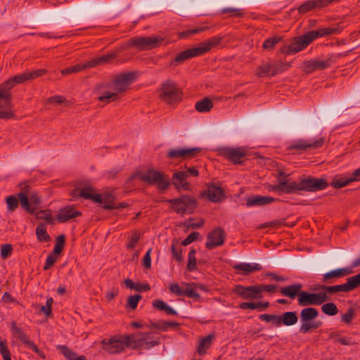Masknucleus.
I'll use <instances>...</instances> for the list:
<instances>
[{
	"mask_svg": "<svg viewBox=\"0 0 360 360\" xmlns=\"http://www.w3.org/2000/svg\"><path fill=\"white\" fill-rule=\"evenodd\" d=\"M140 179L148 184H155L160 191L166 190L170 184L164 173L155 169H148L142 172Z\"/></svg>",
	"mask_w": 360,
	"mask_h": 360,
	"instance_id": "1a4fd4ad",
	"label": "nucleus"
},
{
	"mask_svg": "<svg viewBox=\"0 0 360 360\" xmlns=\"http://www.w3.org/2000/svg\"><path fill=\"white\" fill-rule=\"evenodd\" d=\"M332 1L333 0H309L301 5L298 11L300 13H305L314 8L324 6Z\"/></svg>",
	"mask_w": 360,
	"mask_h": 360,
	"instance_id": "bb28decb",
	"label": "nucleus"
},
{
	"mask_svg": "<svg viewBox=\"0 0 360 360\" xmlns=\"http://www.w3.org/2000/svg\"><path fill=\"white\" fill-rule=\"evenodd\" d=\"M125 286L128 288L135 290L139 292L148 291L150 290V286L147 283H134L132 280L127 278L124 281Z\"/></svg>",
	"mask_w": 360,
	"mask_h": 360,
	"instance_id": "4c0bfd02",
	"label": "nucleus"
},
{
	"mask_svg": "<svg viewBox=\"0 0 360 360\" xmlns=\"http://www.w3.org/2000/svg\"><path fill=\"white\" fill-rule=\"evenodd\" d=\"M259 319L262 321H264L266 322L274 321L278 326L281 325V316H280L264 314L260 315Z\"/></svg>",
	"mask_w": 360,
	"mask_h": 360,
	"instance_id": "864d4df0",
	"label": "nucleus"
},
{
	"mask_svg": "<svg viewBox=\"0 0 360 360\" xmlns=\"http://www.w3.org/2000/svg\"><path fill=\"white\" fill-rule=\"evenodd\" d=\"M324 139L319 137V139L313 140L300 139L295 141L291 146L288 147L289 150H307V149H316L321 147L324 143Z\"/></svg>",
	"mask_w": 360,
	"mask_h": 360,
	"instance_id": "aec40b11",
	"label": "nucleus"
},
{
	"mask_svg": "<svg viewBox=\"0 0 360 360\" xmlns=\"http://www.w3.org/2000/svg\"><path fill=\"white\" fill-rule=\"evenodd\" d=\"M328 186L327 181L323 178L307 177L301 180V189L305 191H317L325 189Z\"/></svg>",
	"mask_w": 360,
	"mask_h": 360,
	"instance_id": "a211bd4d",
	"label": "nucleus"
},
{
	"mask_svg": "<svg viewBox=\"0 0 360 360\" xmlns=\"http://www.w3.org/2000/svg\"><path fill=\"white\" fill-rule=\"evenodd\" d=\"M205 195L212 202H217L224 198V190L219 185L210 184L207 186Z\"/></svg>",
	"mask_w": 360,
	"mask_h": 360,
	"instance_id": "b1692460",
	"label": "nucleus"
},
{
	"mask_svg": "<svg viewBox=\"0 0 360 360\" xmlns=\"http://www.w3.org/2000/svg\"><path fill=\"white\" fill-rule=\"evenodd\" d=\"M0 353L4 360H11L10 351L5 342L0 341Z\"/></svg>",
	"mask_w": 360,
	"mask_h": 360,
	"instance_id": "4d7b16f0",
	"label": "nucleus"
},
{
	"mask_svg": "<svg viewBox=\"0 0 360 360\" xmlns=\"http://www.w3.org/2000/svg\"><path fill=\"white\" fill-rule=\"evenodd\" d=\"M166 202L170 203L171 207L179 214H191L194 211L197 205L196 200L189 195L167 200Z\"/></svg>",
	"mask_w": 360,
	"mask_h": 360,
	"instance_id": "9d476101",
	"label": "nucleus"
},
{
	"mask_svg": "<svg viewBox=\"0 0 360 360\" xmlns=\"http://www.w3.org/2000/svg\"><path fill=\"white\" fill-rule=\"evenodd\" d=\"M21 207L27 212L34 214L41 203L37 193L32 191L27 182L20 184V191L18 194Z\"/></svg>",
	"mask_w": 360,
	"mask_h": 360,
	"instance_id": "f03ea898",
	"label": "nucleus"
},
{
	"mask_svg": "<svg viewBox=\"0 0 360 360\" xmlns=\"http://www.w3.org/2000/svg\"><path fill=\"white\" fill-rule=\"evenodd\" d=\"M67 100L65 97L62 96H53L48 98L46 101V103L53 104V105H60L63 103H66Z\"/></svg>",
	"mask_w": 360,
	"mask_h": 360,
	"instance_id": "13d9d810",
	"label": "nucleus"
},
{
	"mask_svg": "<svg viewBox=\"0 0 360 360\" xmlns=\"http://www.w3.org/2000/svg\"><path fill=\"white\" fill-rule=\"evenodd\" d=\"M318 315L319 311L315 308L308 307L303 309L300 315V322L302 323L300 328V333L305 334L319 328L321 322L314 321Z\"/></svg>",
	"mask_w": 360,
	"mask_h": 360,
	"instance_id": "423d86ee",
	"label": "nucleus"
},
{
	"mask_svg": "<svg viewBox=\"0 0 360 360\" xmlns=\"http://www.w3.org/2000/svg\"><path fill=\"white\" fill-rule=\"evenodd\" d=\"M6 201L9 212L14 211L18 206V200L14 195L8 196Z\"/></svg>",
	"mask_w": 360,
	"mask_h": 360,
	"instance_id": "603ef678",
	"label": "nucleus"
},
{
	"mask_svg": "<svg viewBox=\"0 0 360 360\" xmlns=\"http://www.w3.org/2000/svg\"><path fill=\"white\" fill-rule=\"evenodd\" d=\"M181 95V89L174 81L170 79L163 82L159 89V96L161 100L170 105L179 101Z\"/></svg>",
	"mask_w": 360,
	"mask_h": 360,
	"instance_id": "6e6552de",
	"label": "nucleus"
},
{
	"mask_svg": "<svg viewBox=\"0 0 360 360\" xmlns=\"http://www.w3.org/2000/svg\"><path fill=\"white\" fill-rule=\"evenodd\" d=\"M213 107L212 101L208 98H205L195 103V109L198 112H205L210 111Z\"/></svg>",
	"mask_w": 360,
	"mask_h": 360,
	"instance_id": "79ce46f5",
	"label": "nucleus"
},
{
	"mask_svg": "<svg viewBox=\"0 0 360 360\" xmlns=\"http://www.w3.org/2000/svg\"><path fill=\"white\" fill-rule=\"evenodd\" d=\"M142 297L140 295H135L129 296L127 299V306L131 309L136 308L138 302L141 300Z\"/></svg>",
	"mask_w": 360,
	"mask_h": 360,
	"instance_id": "5fc2aeb1",
	"label": "nucleus"
},
{
	"mask_svg": "<svg viewBox=\"0 0 360 360\" xmlns=\"http://www.w3.org/2000/svg\"><path fill=\"white\" fill-rule=\"evenodd\" d=\"M322 311L329 316H334L338 314V309L334 303L330 302L322 305Z\"/></svg>",
	"mask_w": 360,
	"mask_h": 360,
	"instance_id": "49530a36",
	"label": "nucleus"
},
{
	"mask_svg": "<svg viewBox=\"0 0 360 360\" xmlns=\"http://www.w3.org/2000/svg\"><path fill=\"white\" fill-rule=\"evenodd\" d=\"M116 58V54L110 53L105 56L98 57L97 58L92 59L84 64H77L75 66L64 69L61 70L63 75H69L72 73L79 72L86 68L95 67L98 65H103L108 63L111 60Z\"/></svg>",
	"mask_w": 360,
	"mask_h": 360,
	"instance_id": "9b49d317",
	"label": "nucleus"
},
{
	"mask_svg": "<svg viewBox=\"0 0 360 360\" xmlns=\"http://www.w3.org/2000/svg\"><path fill=\"white\" fill-rule=\"evenodd\" d=\"M11 331L13 336L25 344L26 346L31 341L30 337L23 331L22 328L18 326L15 322H12Z\"/></svg>",
	"mask_w": 360,
	"mask_h": 360,
	"instance_id": "c756f323",
	"label": "nucleus"
},
{
	"mask_svg": "<svg viewBox=\"0 0 360 360\" xmlns=\"http://www.w3.org/2000/svg\"><path fill=\"white\" fill-rule=\"evenodd\" d=\"M65 245V236L63 235H60L56 238V243L55 245L53 252L55 254H60L64 247Z\"/></svg>",
	"mask_w": 360,
	"mask_h": 360,
	"instance_id": "6e6d98bb",
	"label": "nucleus"
},
{
	"mask_svg": "<svg viewBox=\"0 0 360 360\" xmlns=\"http://www.w3.org/2000/svg\"><path fill=\"white\" fill-rule=\"evenodd\" d=\"M328 300L327 294L325 292L317 293H309L307 292H300L297 299L298 304L300 306L320 305Z\"/></svg>",
	"mask_w": 360,
	"mask_h": 360,
	"instance_id": "4468645a",
	"label": "nucleus"
},
{
	"mask_svg": "<svg viewBox=\"0 0 360 360\" xmlns=\"http://www.w3.org/2000/svg\"><path fill=\"white\" fill-rule=\"evenodd\" d=\"M233 291L245 300H257L262 297V295L259 294L257 285L246 287L237 285L234 287Z\"/></svg>",
	"mask_w": 360,
	"mask_h": 360,
	"instance_id": "f3484780",
	"label": "nucleus"
},
{
	"mask_svg": "<svg viewBox=\"0 0 360 360\" xmlns=\"http://www.w3.org/2000/svg\"><path fill=\"white\" fill-rule=\"evenodd\" d=\"M181 285L183 288V296H187L195 300H200V295L195 291V283L182 282Z\"/></svg>",
	"mask_w": 360,
	"mask_h": 360,
	"instance_id": "473e14b6",
	"label": "nucleus"
},
{
	"mask_svg": "<svg viewBox=\"0 0 360 360\" xmlns=\"http://www.w3.org/2000/svg\"><path fill=\"white\" fill-rule=\"evenodd\" d=\"M314 40V34L311 32L299 37H295L291 43L282 49V51L286 54H294L305 49Z\"/></svg>",
	"mask_w": 360,
	"mask_h": 360,
	"instance_id": "f8f14e48",
	"label": "nucleus"
},
{
	"mask_svg": "<svg viewBox=\"0 0 360 360\" xmlns=\"http://www.w3.org/2000/svg\"><path fill=\"white\" fill-rule=\"evenodd\" d=\"M219 153L233 163L239 164L242 162L241 159L247 155L248 150L243 147H228L219 149Z\"/></svg>",
	"mask_w": 360,
	"mask_h": 360,
	"instance_id": "2eb2a0df",
	"label": "nucleus"
},
{
	"mask_svg": "<svg viewBox=\"0 0 360 360\" xmlns=\"http://www.w3.org/2000/svg\"><path fill=\"white\" fill-rule=\"evenodd\" d=\"M281 316V325L283 323L285 326H292L297 321V316L294 311L285 312Z\"/></svg>",
	"mask_w": 360,
	"mask_h": 360,
	"instance_id": "ea45409f",
	"label": "nucleus"
},
{
	"mask_svg": "<svg viewBox=\"0 0 360 360\" xmlns=\"http://www.w3.org/2000/svg\"><path fill=\"white\" fill-rule=\"evenodd\" d=\"M276 200L272 197L252 195L247 199L246 204L248 206H260L270 204Z\"/></svg>",
	"mask_w": 360,
	"mask_h": 360,
	"instance_id": "c85d7f7f",
	"label": "nucleus"
},
{
	"mask_svg": "<svg viewBox=\"0 0 360 360\" xmlns=\"http://www.w3.org/2000/svg\"><path fill=\"white\" fill-rule=\"evenodd\" d=\"M81 215L82 213L80 212L75 210L73 207L68 206L59 210L57 219L59 222L64 223Z\"/></svg>",
	"mask_w": 360,
	"mask_h": 360,
	"instance_id": "a878e982",
	"label": "nucleus"
},
{
	"mask_svg": "<svg viewBox=\"0 0 360 360\" xmlns=\"http://www.w3.org/2000/svg\"><path fill=\"white\" fill-rule=\"evenodd\" d=\"M100 201H96L95 202L103 204V207L105 210H114L116 207V203L115 202V196L111 190L105 191L102 193H99Z\"/></svg>",
	"mask_w": 360,
	"mask_h": 360,
	"instance_id": "393cba45",
	"label": "nucleus"
},
{
	"mask_svg": "<svg viewBox=\"0 0 360 360\" xmlns=\"http://www.w3.org/2000/svg\"><path fill=\"white\" fill-rule=\"evenodd\" d=\"M281 39L282 38L278 36L270 37L264 41L262 46L266 50H271L274 48L276 44L281 40Z\"/></svg>",
	"mask_w": 360,
	"mask_h": 360,
	"instance_id": "de8ad7c7",
	"label": "nucleus"
},
{
	"mask_svg": "<svg viewBox=\"0 0 360 360\" xmlns=\"http://www.w3.org/2000/svg\"><path fill=\"white\" fill-rule=\"evenodd\" d=\"M224 231L220 229L213 230L207 236V240L206 243V248L208 249H213L224 243Z\"/></svg>",
	"mask_w": 360,
	"mask_h": 360,
	"instance_id": "412c9836",
	"label": "nucleus"
},
{
	"mask_svg": "<svg viewBox=\"0 0 360 360\" xmlns=\"http://www.w3.org/2000/svg\"><path fill=\"white\" fill-rule=\"evenodd\" d=\"M221 41V37H214L205 41L200 43L197 47L188 49L180 53L176 58V62H182L188 58L205 54L212 48L217 46Z\"/></svg>",
	"mask_w": 360,
	"mask_h": 360,
	"instance_id": "7ed1b4c3",
	"label": "nucleus"
},
{
	"mask_svg": "<svg viewBox=\"0 0 360 360\" xmlns=\"http://www.w3.org/2000/svg\"><path fill=\"white\" fill-rule=\"evenodd\" d=\"M140 236L141 234L138 231H132L131 236L128 238V243L127 245V248L128 249H133L135 248L138 241L139 240Z\"/></svg>",
	"mask_w": 360,
	"mask_h": 360,
	"instance_id": "09e8293b",
	"label": "nucleus"
},
{
	"mask_svg": "<svg viewBox=\"0 0 360 360\" xmlns=\"http://www.w3.org/2000/svg\"><path fill=\"white\" fill-rule=\"evenodd\" d=\"M57 348L68 360H72L76 356V354L72 350L70 349L67 346L58 345Z\"/></svg>",
	"mask_w": 360,
	"mask_h": 360,
	"instance_id": "3c124183",
	"label": "nucleus"
},
{
	"mask_svg": "<svg viewBox=\"0 0 360 360\" xmlns=\"http://www.w3.org/2000/svg\"><path fill=\"white\" fill-rule=\"evenodd\" d=\"M201 148H178L171 149L167 153V157L171 159H186L195 157L197 154L200 153Z\"/></svg>",
	"mask_w": 360,
	"mask_h": 360,
	"instance_id": "6ab92c4d",
	"label": "nucleus"
},
{
	"mask_svg": "<svg viewBox=\"0 0 360 360\" xmlns=\"http://www.w3.org/2000/svg\"><path fill=\"white\" fill-rule=\"evenodd\" d=\"M352 273V267L341 268L333 270L323 275V281L332 279L333 278H341L348 276Z\"/></svg>",
	"mask_w": 360,
	"mask_h": 360,
	"instance_id": "7c9ffc66",
	"label": "nucleus"
},
{
	"mask_svg": "<svg viewBox=\"0 0 360 360\" xmlns=\"http://www.w3.org/2000/svg\"><path fill=\"white\" fill-rule=\"evenodd\" d=\"M53 302V299L49 297L46 300V305L41 307V311L45 314L47 316L51 314Z\"/></svg>",
	"mask_w": 360,
	"mask_h": 360,
	"instance_id": "680f3d73",
	"label": "nucleus"
},
{
	"mask_svg": "<svg viewBox=\"0 0 360 360\" xmlns=\"http://www.w3.org/2000/svg\"><path fill=\"white\" fill-rule=\"evenodd\" d=\"M11 94L0 84V118L11 119L13 117Z\"/></svg>",
	"mask_w": 360,
	"mask_h": 360,
	"instance_id": "ddd939ff",
	"label": "nucleus"
},
{
	"mask_svg": "<svg viewBox=\"0 0 360 360\" xmlns=\"http://www.w3.org/2000/svg\"><path fill=\"white\" fill-rule=\"evenodd\" d=\"M27 347L33 350L41 359H46V356L44 352L39 349L33 341L31 340L29 344L27 345Z\"/></svg>",
	"mask_w": 360,
	"mask_h": 360,
	"instance_id": "338daca9",
	"label": "nucleus"
},
{
	"mask_svg": "<svg viewBox=\"0 0 360 360\" xmlns=\"http://www.w3.org/2000/svg\"><path fill=\"white\" fill-rule=\"evenodd\" d=\"M233 268L238 271L243 272L245 274H248L262 269V266L259 264L256 263H240L234 265Z\"/></svg>",
	"mask_w": 360,
	"mask_h": 360,
	"instance_id": "72a5a7b5",
	"label": "nucleus"
},
{
	"mask_svg": "<svg viewBox=\"0 0 360 360\" xmlns=\"http://www.w3.org/2000/svg\"><path fill=\"white\" fill-rule=\"evenodd\" d=\"M302 288V285L300 283L288 285L281 289L282 295L289 297L290 298H295L297 295L299 297V293Z\"/></svg>",
	"mask_w": 360,
	"mask_h": 360,
	"instance_id": "2f4dec72",
	"label": "nucleus"
},
{
	"mask_svg": "<svg viewBox=\"0 0 360 360\" xmlns=\"http://www.w3.org/2000/svg\"><path fill=\"white\" fill-rule=\"evenodd\" d=\"M213 339L214 335L212 334L200 339L197 349L198 353L200 355L205 354L207 349L210 347Z\"/></svg>",
	"mask_w": 360,
	"mask_h": 360,
	"instance_id": "e433bc0d",
	"label": "nucleus"
},
{
	"mask_svg": "<svg viewBox=\"0 0 360 360\" xmlns=\"http://www.w3.org/2000/svg\"><path fill=\"white\" fill-rule=\"evenodd\" d=\"M302 70L305 72L309 73L316 70L315 60L306 61L302 64Z\"/></svg>",
	"mask_w": 360,
	"mask_h": 360,
	"instance_id": "69168bd1",
	"label": "nucleus"
},
{
	"mask_svg": "<svg viewBox=\"0 0 360 360\" xmlns=\"http://www.w3.org/2000/svg\"><path fill=\"white\" fill-rule=\"evenodd\" d=\"M311 34H314V39L318 37H323L334 34H338L340 32L339 27H328L321 28L317 30L310 31Z\"/></svg>",
	"mask_w": 360,
	"mask_h": 360,
	"instance_id": "c9c22d12",
	"label": "nucleus"
},
{
	"mask_svg": "<svg viewBox=\"0 0 360 360\" xmlns=\"http://www.w3.org/2000/svg\"><path fill=\"white\" fill-rule=\"evenodd\" d=\"M164 41L161 36L136 37L131 38L126 44V48L135 47L139 51H146L160 46Z\"/></svg>",
	"mask_w": 360,
	"mask_h": 360,
	"instance_id": "0eeeda50",
	"label": "nucleus"
},
{
	"mask_svg": "<svg viewBox=\"0 0 360 360\" xmlns=\"http://www.w3.org/2000/svg\"><path fill=\"white\" fill-rule=\"evenodd\" d=\"M28 80H30V79L27 72H24L8 79L6 82H3L1 85L3 86V88L9 91V90L16 84L24 83Z\"/></svg>",
	"mask_w": 360,
	"mask_h": 360,
	"instance_id": "cd10ccee",
	"label": "nucleus"
},
{
	"mask_svg": "<svg viewBox=\"0 0 360 360\" xmlns=\"http://www.w3.org/2000/svg\"><path fill=\"white\" fill-rule=\"evenodd\" d=\"M36 217L39 219H44L46 220L49 224H53V218L52 217V214L51 213V211L49 210H39L36 211L34 212Z\"/></svg>",
	"mask_w": 360,
	"mask_h": 360,
	"instance_id": "a18cd8bd",
	"label": "nucleus"
},
{
	"mask_svg": "<svg viewBox=\"0 0 360 360\" xmlns=\"http://www.w3.org/2000/svg\"><path fill=\"white\" fill-rule=\"evenodd\" d=\"M131 348L133 349H149L160 344V337L153 333H137L129 335Z\"/></svg>",
	"mask_w": 360,
	"mask_h": 360,
	"instance_id": "20e7f679",
	"label": "nucleus"
},
{
	"mask_svg": "<svg viewBox=\"0 0 360 360\" xmlns=\"http://www.w3.org/2000/svg\"><path fill=\"white\" fill-rule=\"evenodd\" d=\"M255 75L259 77L274 76L275 71L271 68V63H263L257 68Z\"/></svg>",
	"mask_w": 360,
	"mask_h": 360,
	"instance_id": "f704fd0d",
	"label": "nucleus"
},
{
	"mask_svg": "<svg viewBox=\"0 0 360 360\" xmlns=\"http://www.w3.org/2000/svg\"><path fill=\"white\" fill-rule=\"evenodd\" d=\"M72 198L82 197L85 199H89L94 202L100 201L99 193L96 192V190L92 186H86L81 190L75 189L72 193Z\"/></svg>",
	"mask_w": 360,
	"mask_h": 360,
	"instance_id": "4be33fe9",
	"label": "nucleus"
},
{
	"mask_svg": "<svg viewBox=\"0 0 360 360\" xmlns=\"http://www.w3.org/2000/svg\"><path fill=\"white\" fill-rule=\"evenodd\" d=\"M169 290L176 296H183V288L181 284L179 285L177 283H172L169 285Z\"/></svg>",
	"mask_w": 360,
	"mask_h": 360,
	"instance_id": "bf43d9fd",
	"label": "nucleus"
},
{
	"mask_svg": "<svg viewBox=\"0 0 360 360\" xmlns=\"http://www.w3.org/2000/svg\"><path fill=\"white\" fill-rule=\"evenodd\" d=\"M360 285V276L359 274L347 278V282L344 284L333 285V286H323L322 289L326 290L330 293L337 292H349L356 288Z\"/></svg>",
	"mask_w": 360,
	"mask_h": 360,
	"instance_id": "dca6fc26",
	"label": "nucleus"
},
{
	"mask_svg": "<svg viewBox=\"0 0 360 360\" xmlns=\"http://www.w3.org/2000/svg\"><path fill=\"white\" fill-rule=\"evenodd\" d=\"M355 316V311L352 308H349L342 316V321L346 323H350Z\"/></svg>",
	"mask_w": 360,
	"mask_h": 360,
	"instance_id": "0e129e2a",
	"label": "nucleus"
},
{
	"mask_svg": "<svg viewBox=\"0 0 360 360\" xmlns=\"http://www.w3.org/2000/svg\"><path fill=\"white\" fill-rule=\"evenodd\" d=\"M188 174L184 170L175 172L172 176V183L178 191L190 190V184L186 181Z\"/></svg>",
	"mask_w": 360,
	"mask_h": 360,
	"instance_id": "5701e85b",
	"label": "nucleus"
},
{
	"mask_svg": "<svg viewBox=\"0 0 360 360\" xmlns=\"http://www.w3.org/2000/svg\"><path fill=\"white\" fill-rule=\"evenodd\" d=\"M354 181L352 176H335L333 181L331 182V185L333 187L335 188H342L347 185H348L349 183Z\"/></svg>",
	"mask_w": 360,
	"mask_h": 360,
	"instance_id": "a19ab883",
	"label": "nucleus"
},
{
	"mask_svg": "<svg viewBox=\"0 0 360 360\" xmlns=\"http://www.w3.org/2000/svg\"><path fill=\"white\" fill-rule=\"evenodd\" d=\"M269 303L266 302H243L239 305V307L242 309H266L269 307Z\"/></svg>",
	"mask_w": 360,
	"mask_h": 360,
	"instance_id": "37998d69",
	"label": "nucleus"
},
{
	"mask_svg": "<svg viewBox=\"0 0 360 360\" xmlns=\"http://www.w3.org/2000/svg\"><path fill=\"white\" fill-rule=\"evenodd\" d=\"M199 236V233L198 232H192L190 233L186 239H184L181 244L184 246L189 245L192 242L197 240L198 237Z\"/></svg>",
	"mask_w": 360,
	"mask_h": 360,
	"instance_id": "774afa93",
	"label": "nucleus"
},
{
	"mask_svg": "<svg viewBox=\"0 0 360 360\" xmlns=\"http://www.w3.org/2000/svg\"><path fill=\"white\" fill-rule=\"evenodd\" d=\"M176 243H173L172 244V252L173 257L179 262H181L183 260L182 257V250L181 249H177L176 248Z\"/></svg>",
	"mask_w": 360,
	"mask_h": 360,
	"instance_id": "e2e57ef3",
	"label": "nucleus"
},
{
	"mask_svg": "<svg viewBox=\"0 0 360 360\" xmlns=\"http://www.w3.org/2000/svg\"><path fill=\"white\" fill-rule=\"evenodd\" d=\"M36 236L38 240L40 242H49L51 240V237L48 234L46 225L43 223L39 224L36 229Z\"/></svg>",
	"mask_w": 360,
	"mask_h": 360,
	"instance_id": "58836bf2",
	"label": "nucleus"
},
{
	"mask_svg": "<svg viewBox=\"0 0 360 360\" xmlns=\"http://www.w3.org/2000/svg\"><path fill=\"white\" fill-rule=\"evenodd\" d=\"M195 253L194 249H192L188 253L187 269L190 271L195 270L196 268Z\"/></svg>",
	"mask_w": 360,
	"mask_h": 360,
	"instance_id": "8fccbe9b",
	"label": "nucleus"
},
{
	"mask_svg": "<svg viewBox=\"0 0 360 360\" xmlns=\"http://www.w3.org/2000/svg\"><path fill=\"white\" fill-rule=\"evenodd\" d=\"M131 339L129 335H115L109 339H104L101 341L103 349L108 353L117 354L125 349L126 347L131 348Z\"/></svg>",
	"mask_w": 360,
	"mask_h": 360,
	"instance_id": "39448f33",
	"label": "nucleus"
},
{
	"mask_svg": "<svg viewBox=\"0 0 360 360\" xmlns=\"http://www.w3.org/2000/svg\"><path fill=\"white\" fill-rule=\"evenodd\" d=\"M301 188V180L299 182L289 181L286 183L285 186L282 188V192L285 193H292L302 191Z\"/></svg>",
	"mask_w": 360,
	"mask_h": 360,
	"instance_id": "c03bdc74",
	"label": "nucleus"
},
{
	"mask_svg": "<svg viewBox=\"0 0 360 360\" xmlns=\"http://www.w3.org/2000/svg\"><path fill=\"white\" fill-rule=\"evenodd\" d=\"M134 81L133 73L114 75L110 79L97 83L94 94L98 102L105 105L119 101L129 89Z\"/></svg>",
	"mask_w": 360,
	"mask_h": 360,
	"instance_id": "f257e3e1",
	"label": "nucleus"
},
{
	"mask_svg": "<svg viewBox=\"0 0 360 360\" xmlns=\"http://www.w3.org/2000/svg\"><path fill=\"white\" fill-rule=\"evenodd\" d=\"M13 247L10 244L3 245L1 248V257L2 259H6L11 255Z\"/></svg>",
	"mask_w": 360,
	"mask_h": 360,
	"instance_id": "052dcab7",
	"label": "nucleus"
}]
</instances>
